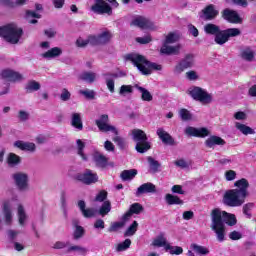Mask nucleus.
Masks as SVG:
<instances>
[{"mask_svg":"<svg viewBox=\"0 0 256 256\" xmlns=\"http://www.w3.org/2000/svg\"><path fill=\"white\" fill-rule=\"evenodd\" d=\"M165 199L168 205H183V200L179 199V196L166 194Z\"/></svg>","mask_w":256,"mask_h":256,"instance_id":"obj_39","label":"nucleus"},{"mask_svg":"<svg viewBox=\"0 0 256 256\" xmlns=\"http://www.w3.org/2000/svg\"><path fill=\"white\" fill-rule=\"evenodd\" d=\"M72 225L75 228L73 232V240L78 241V239H81L83 235H85V229L83 226H79V220L77 219L72 221Z\"/></svg>","mask_w":256,"mask_h":256,"instance_id":"obj_26","label":"nucleus"},{"mask_svg":"<svg viewBox=\"0 0 256 256\" xmlns=\"http://www.w3.org/2000/svg\"><path fill=\"white\" fill-rule=\"evenodd\" d=\"M14 146L17 147L18 149H21V151H29L30 153H34L35 149H37L35 143L23 142L21 140L16 141L14 143Z\"/></svg>","mask_w":256,"mask_h":256,"instance_id":"obj_25","label":"nucleus"},{"mask_svg":"<svg viewBox=\"0 0 256 256\" xmlns=\"http://www.w3.org/2000/svg\"><path fill=\"white\" fill-rule=\"evenodd\" d=\"M241 30L239 28H228L226 30H219L214 37V41L217 45H225L229 41L230 37H239Z\"/></svg>","mask_w":256,"mask_h":256,"instance_id":"obj_8","label":"nucleus"},{"mask_svg":"<svg viewBox=\"0 0 256 256\" xmlns=\"http://www.w3.org/2000/svg\"><path fill=\"white\" fill-rule=\"evenodd\" d=\"M240 57L244 61L251 63L255 61V50H253L251 47H246L241 51Z\"/></svg>","mask_w":256,"mask_h":256,"instance_id":"obj_27","label":"nucleus"},{"mask_svg":"<svg viewBox=\"0 0 256 256\" xmlns=\"http://www.w3.org/2000/svg\"><path fill=\"white\" fill-rule=\"evenodd\" d=\"M179 115L182 119V121H189L192 117L191 112L189 110L183 108L179 111Z\"/></svg>","mask_w":256,"mask_h":256,"instance_id":"obj_56","label":"nucleus"},{"mask_svg":"<svg viewBox=\"0 0 256 256\" xmlns=\"http://www.w3.org/2000/svg\"><path fill=\"white\" fill-rule=\"evenodd\" d=\"M12 179L20 191H29V175L23 172H16L12 175Z\"/></svg>","mask_w":256,"mask_h":256,"instance_id":"obj_12","label":"nucleus"},{"mask_svg":"<svg viewBox=\"0 0 256 256\" xmlns=\"http://www.w3.org/2000/svg\"><path fill=\"white\" fill-rule=\"evenodd\" d=\"M251 209H253V203H248L243 207V213L248 217V219H251V214L249 213Z\"/></svg>","mask_w":256,"mask_h":256,"instance_id":"obj_64","label":"nucleus"},{"mask_svg":"<svg viewBox=\"0 0 256 256\" xmlns=\"http://www.w3.org/2000/svg\"><path fill=\"white\" fill-rule=\"evenodd\" d=\"M156 134L164 145H170V146L176 145L175 139L173 138V136H171V134L165 131V129L158 128L156 131Z\"/></svg>","mask_w":256,"mask_h":256,"instance_id":"obj_20","label":"nucleus"},{"mask_svg":"<svg viewBox=\"0 0 256 256\" xmlns=\"http://www.w3.org/2000/svg\"><path fill=\"white\" fill-rule=\"evenodd\" d=\"M195 67V55L192 53L186 54L179 62L174 66V75H181L187 69H193Z\"/></svg>","mask_w":256,"mask_h":256,"instance_id":"obj_7","label":"nucleus"},{"mask_svg":"<svg viewBox=\"0 0 256 256\" xmlns=\"http://www.w3.org/2000/svg\"><path fill=\"white\" fill-rule=\"evenodd\" d=\"M0 37H3L11 45H17L21 37H23V29L14 23L7 24L0 27Z\"/></svg>","mask_w":256,"mask_h":256,"instance_id":"obj_4","label":"nucleus"},{"mask_svg":"<svg viewBox=\"0 0 256 256\" xmlns=\"http://www.w3.org/2000/svg\"><path fill=\"white\" fill-rule=\"evenodd\" d=\"M220 30H221V27L213 23H208L204 26V32L206 33V35H214L215 37Z\"/></svg>","mask_w":256,"mask_h":256,"instance_id":"obj_36","label":"nucleus"},{"mask_svg":"<svg viewBox=\"0 0 256 256\" xmlns=\"http://www.w3.org/2000/svg\"><path fill=\"white\" fill-rule=\"evenodd\" d=\"M106 86L110 93H115V80L112 78H106Z\"/></svg>","mask_w":256,"mask_h":256,"instance_id":"obj_61","label":"nucleus"},{"mask_svg":"<svg viewBox=\"0 0 256 256\" xmlns=\"http://www.w3.org/2000/svg\"><path fill=\"white\" fill-rule=\"evenodd\" d=\"M99 131L102 133H114V135H119V130L113 125H109V115L103 114L100 116L99 119L95 121Z\"/></svg>","mask_w":256,"mask_h":256,"instance_id":"obj_11","label":"nucleus"},{"mask_svg":"<svg viewBox=\"0 0 256 256\" xmlns=\"http://www.w3.org/2000/svg\"><path fill=\"white\" fill-rule=\"evenodd\" d=\"M188 95L194 99V101H199L202 105H209L213 103V96L207 92V90L199 87L192 86L188 89Z\"/></svg>","mask_w":256,"mask_h":256,"instance_id":"obj_6","label":"nucleus"},{"mask_svg":"<svg viewBox=\"0 0 256 256\" xmlns=\"http://www.w3.org/2000/svg\"><path fill=\"white\" fill-rule=\"evenodd\" d=\"M63 55V50L59 47H54L47 52L42 54L44 59H55L57 57H61Z\"/></svg>","mask_w":256,"mask_h":256,"instance_id":"obj_29","label":"nucleus"},{"mask_svg":"<svg viewBox=\"0 0 256 256\" xmlns=\"http://www.w3.org/2000/svg\"><path fill=\"white\" fill-rule=\"evenodd\" d=\"M132 139L136 143L135 149L137 153H147L151 149V142H149L145 131L141 129L132 130Z\"/></svg>","mask_w":256,"mask_h":256,"instance_id":"obj_5","label":"nucleus"},{"mask_svg":"<svg viewBox=\"0 0 256 256\" xmlns=\"http://www.w3.org/2000/svg\"><path fill=\"white\" fill-rule=\"evenodd\" d=\"M137 175V170L130 169V170H124L120 174V177L122 181H132V179H135V176Z\"/></svg>","mask_w":256,"mask_h":256,"instance_id":"obj_37","label":"nucleus"},{"mask_svg":"<svg viewBox=\"0 0 256 256\" xmlns=\"http://www.w3.org/2000/svg\"><path fill=\"white\" fill-rule=\"evenodd\" d=\"M124 60L131 61L134 67H137L138 71H140L142 75H151L153 71H161V69H163L161 64L146 60L145 56L137 53H129L124 55Z\"/></svg>","mask_w":256,"mask_h":256,"instance_id":"obj_3","label":"nucleus"},{"mask_svg":"<svg viewBox=\"0 0 256 256\" xmlns=\"http://www.w3.org/2000/svg\"><path fill=\"white\" fill-rule=\"evenodd\" d=\"M185 75L188 81H197V79H199V75H197V72L195 70H190L186 72Z\"/></svg>","mask_w":256,"mask_h":256,"instance_id":"obj_58","label":"nucleus"},{"mask_svg":"<svg viewBox=\"0 0 256 256\" xmlns=\"http://www.w3.org/2000/svg\"><path fill=\"white\" fill-rule=\"evenodd\" d=\"M211 221L212 223L210 227L212 231H214L219 243H223V241H225V225H229V227L237 225V218L235 217V214H229L225 211L222 212L217 208L212 210Z\"/></svg>","mask_w":256,"mask_h":256,"instance_id":"obj_1","label":"nucleus"},{"mask_svg":"<svg viewBox=\"0 0 256 256\" xmlns=\"http://www.w3.org/2000/svg\"><path fill=\"white\" fill-rule=\"evenodd\" d=\"M92 160L98 169H105L109 166V158H107L101 152H94L92 155Z\"/></svg>","mask_w":256,"mask_h":256,"instance_id":"obj_17","label":"nucleus"},{"mask_svg":"<svg viewBox=\"0 0 256 256\" xmlns=\"http://www.w3.org/2000/svg\"><path fill=\"white\" fill-rule=\"evenodd\" d=\"M148 164H149V171L151 173H159L161 171V163L159 161L155 160L153 157L149 156L147 158Z\"/></svg>","mask_w":256,"mask_h":256,"instance_id":"obj_34","label":"nucleus"},{"mask_svg":"<svg viewBox=\"0 0 256 256\" xmlns=\"http://www.w3.org/2000/svg\"><path fill=\"white\" fill-rule=\"evenodd\" d=\"M2 79H7L8 81H11L12 83H16V81H23V75L21 73L16 72L11 69L3 70L1 73Z\"/></svg>","mask_w":256,"mask_h":256,"instance_id":"obj_19","label":"nucleus"},{"mask_svg":"<svg viewBox=\"0 0 256 256\" xmlns=\"http://www.w3.org/2000/svg\"><path fill=\"white\" fill-rule=\"evenodd\" d=\"M154 245L155 247H165V249L167 250V240L163 237H160L156 240H154Z\"/></svg>","mask_w":256,"mask_h":256,"instance_id":"obj_60","label":"nucleus"},{"mask_svg":"<svg viewBox=\"0 0 256 256\" xmlns=\"http://www.w3.org/2000/svg\"><path fill=\"white\" fill-rule=\"evenodd\" d=\"M205 145H206L209 149H213V147H215V145H220V146L225 145V140H223V138H221V137H219V136H210V137L205 141Z\"/></svg>","mask_w":256,"mask_h":256,"instance_id":"obj_28","label":"nucleus"},{"mask_svg":"<svg viewBox=\"0 0 256 256\" xmlns=\"http://www.w3.org/2000/svg\"><path fill=\"white\" fill-rule=\"evenodd\" d=\"M26 93H35V91H39L41 89V83L35 81V80H29L25 87H24Z\"/></svg>","mask_w":256,"mask_h":256,"instance_id":"obj_33","label":"nucleus"},{"mask_svg":"<svg viewBox=\"0 0 256 256\" xmlns=\"http://www.w3.org/2000/svg\"><path fill=\"white\" fill-rule=\"evenodd\" d=\"M18 221L21 227L25 226V221H27V213H25V208L21 204L18 205Z\"/></svg>","mask_w":256,"mask_h":256,"instance_id":"obj_40","label":"nucleus"},{"mask_svg":"<svg viewBox=\"0 0 256 256\" xmlns=\"http://www.w3.org/2000/svg\"><path fill=\"white\" fill-rule=\"evenodd\" d=\"M217 15H219V11L215 9L213 4H210L202 10V15H200V17L201 19H204V21H213Z\"/></svg>","mask_w":256,"mask_h":256,"instance_id":"obj_18","label":"nucleus"},{"mask_svg":"<svg viewBox=\"0 0 256 256\" xmlns=\"http://www.w3.org/2000/svg\"><path fill=\"white\" fill-rule=\"evenodd\" d=\"M128 211H130V214L132 215H139L143 211V205H141L140 203H134L130 206V209Z\"/></svg>","mask_w":256,"mask_h":256,"instance_id":"obj_50","label":"nucleus"},{"mask_svg":"<svg viewBox=\"0 0 256 256\" xmlns=\"http://www.w3.org/2000/svg\"><path fill=\"white\" fill-rule=\"evenodd\" d=\"M166 251H168L170 255H182L183 248L181 246H171L170 244H167Z\"/></svg>","mask_w":256,"mask_h":256,"instance_id":"obj_46","label":"nucleus"},{"mask_svg":"<svg viewBox=\"0 0 256 256\" xmlns=\"http://www.w3.org/2000/svg\"><path fill=\"white\" fill-rule=\"evenodd\" d=\"M109 213H111V201L106 200L102 203L99 209H97V215H100V217H106Z\"/></svg>","mask_w":256,"mask_h":256,"instance_id":"obj_31","label":"nucleus"},{"mask_svg":"<svg viewBox=\"0 0 256 256\" xmlns=\"http://www.w3.org/2000/svg\"><path fill=\"white\" fill-rule=\"evenodd\" d=\"M76 143H77L78 155H80V157L83 159V161H87V156L85 155V153H83V149H85V143H83V141H81V139H78L76 141Z\"/></svg>","mask_w":256,"mask_h":256,"instance_id":"obj_51","label":"nucleus"},{"mask_svg":"<svg viewBox=\"0 0 256 256\" xmlns=\"http://www.w3.org/2000/svg\"><path fill=\"white\" fill-rule=\"evenodd\" d=\"M74 179L84 185H93L99 181V176L92 170L86 169L83 173L75 174Z\"/></svg>","mask_w":256,"mask_h":256,"instance_id":"obj_9","label":"nucleus"},{"mask_svg":"<svg viewBox=\"0 0 256 256\" xmlns=\"http://www.w3.org/2000/svg\"><path fill=\"white\" fill-rule=\"evenodd\" d=\"M60 99H61V101H69V99H71V92H69V90H67V88L62 89Z\"/></svg>","mask_w":256,"mask_h":256,"instance_id":"obj_62","label":"nucleus"},{"mask_svg":"<svg viewBox=\"0 0 256 256\" xmlns=\"http://www.w3.org/2000/svg\"><path fill=\"white\" fill-rule=\"evenodd\" d=\"M136 41L140 43V45H147V43H151V36L137 37Z\"/></svg>","mask_w":256,"mask_h":256,"instance_id":"obj_63","label":"nucleus"},{"mask_svg":"<svg viewBox=\"0 0 256 256\" xmlns=\"http://www.w3.org/2000/svg\"><path fill=\"white\" fill-rule=\"evenodd\" d=\"M106 78H110V79H120L121 77H125L127 74L123 71L120 72H114V73H106L104 74Z\"/></svg>","mask_w":256,"mask_h":256,"instance_id":"obj_55","label":"nucleus"},{"mask_svg":"<svg viewBox=\"0 0 256 256\" xmlns=\"http://www.w3.org/2000/svg\"><path fill=\"white\" fill-rule=\"evenodd\" d=\"M90 9L96 15H113V7L105 0H94V4Z\"/></svg>","mask_w":256,"mask_h":256,"instance_id":"obj_10","label":"nucleus"},{"mask_svg":"<svg viewBox=\"0 0 256 256\" xmlns=\"http://www.w3.org/2000/svg\"><path fill=\"white\" fill-rule=\"evenodd\" d=\"M78 207L85 219H92V217H97V209L95 208H86L85 201H78Z\"/></svg>","mask_w":256,"mask_h":256,"instance_id":"obj_22","label":"nucleus"},{"mask_svg":"<svg viewBox=\"0 0 256 256\" xmlns=\"http://www.w3.org/2000/svg\"><path fill=\"white\" fill-rule=\"evenodd\" d=\"M132 25L139 27L140 29H151V27H153V22L146 17L138 16L133 19Z\"/></svg>","mask_w":256,"mask_h":256,"instance_id":"obj_24","label":"nucleus"},{"mask_svg":"<svg viewBox=\"0 0 256 256\" xmlns=\"http://www.w3.org/2000/svg\"><path fill=\"white\" fill-rule=\"evenodd\" d=\"M125 227V222H113L108 228L109 233H116L118 229H123Z\"/></svg>","mask_w":256,"mask_h":256,"instance_id":"obj_52","label":"nucleus"},{"mask_svg":"<svg viewBox=\"0 0 256 256\" xmlns=\"http://www.w3.org/2000/svg\"><path fill=\"white\" fill-rule=\"evenodd\" d=\"M79 79L85 81V83H94L95 79H97V74L95 72L85 71L79 75Z\"/></svg>","mask_w":256,"mask_h":256,"instance_id":"obj_35","label":"nucleus"},{"mask_svg":"<svg viewBox=\"0 0 256 256\" xmlns=\"http://www.w3.org/2000/svg\"><path fill=\"white\" fill-rule=\"evenodd\" d=\"M94 201L97 203H105V201H107V191H100L94 198Z\"/></svg>","mask_w":256,"mask_h":256,"instance_id":"obj_53","label":"nucleus"},{"mask_svg":"<svg viewBox=\"0 0 256 256\" xmlns=\"http://www.w3.org/2000/svg\"><path fill=\"white\" fill-rule=\"evenodd\" d=\"M177 41H179V35L175 32H170L166 36L163 43L168 44V45H172L173 43H177Z\"/></svg>","mask_w":256,"mask_h":256,"instance_id":"obj_44","label":"nucleus"},{"mask_svg":"<svg viewBox=\"0 0 256 256\" xmlns=\"http://www.w3.org/2000/svg\"><path fill=\"white\" fill-rule=\"evenodd\" d=\"M181 53V44L169 46V44H162L160 48L161 55H179Z\"/></svg>","mask_w":256,"mask_h":256,"instance_id":"obj_23","label":"nucleus"},{"mask_svg":"<svg viewBox=\"0 0 256 256\" xmlns=\"http://www.w3.org/2000/svg\"><path fill=\"white\" fill-rule=\"evenodd\" d=\"M236 129L241 131L243 135H255V130L245 124L236 122Z\"/></svg>","mask_w":256,"mask_h":256,"instance_id":"obj_38","label":"nucleus"},{"mask_svg":"<svg viewBox=\"0 0 256 256\" xmlns=\"http://www.w3.org/2000/svg\"><path fill=\"white\" fill-rule=\"evenodd\" d=\"M191 249L198 255H209V249H207V247L191 244Z\"/></svg>","mask_w":256,"mask_h":256,"instance_id":"obj_48","label":"nucleus"},{"mask_svg":"<svg viewBox=\"0 0 256 256\" xmlns=\"http://www.w3.org/2000/svg\"><path fill=\"white\" fill-rule=\"evenodd\" d=\"M137 227H139V223L134 221L124 232V237H133V235L137 233Z\"/></svg>","mask_w":256,"mask_h":256,"instance_id":"obj_45","label":"nucleus"},{"mask_svg":"<svg viewBox=\"0 0 256 256\" xmlns=\"http://www.w3.org/2000/svg\"><path fill=\"white\" fill-rule=\"evenodd\" d=\"M111 39H113V34L111 33V31L106 30L97 36L90 35V45H107V43H109Z\"/></svg>","mask_w":256,"mask_h":256,"instance_id":"obj_13","label":"nucleus"},{"mask_svg":"<svg viewBox=\"0 0 256 256\" xmlns=\"http://www.w3.org/2000/svg\"><path fill=\"white\" fill-rule=\"evenodd\" d=\"M185 135L187 137H199L204 139V137H209L211 135V132L209 129L202 127V128H195L193 126H188L184 130Z\"/></svg>","mask_w":256,"mask_h":256,"instance_id":"obj_14","label":"nucleus"},{"mask_svg":"<svg viewBox=\"0 0 256 256\" xmlns=\"http://www.w3.org/2000/svg\"><path fill=\"white\" fill-rule=\"evenodd\" d=\"M131 247V239H126L125 241H123L122 243H119L116 247V251L118 253H121L123 251H127V249H129Z\"/></svg>","mask_w":256,"mask_h":256,"instance_id":"obj_49","label":"nucleus"},{"mask_svg":"<svg viewBox=\"0 0 256 256\" xmlns=\"http://www.w3.org/2000/svg\"><path fill=\"white\" fill-rule=\"evenodd\" d=\"M71 125L78 129L79 131H83V120L81 119V114L74 112L72 113Z\"/></svg>","mask_w":256,"mask_h":256,"instance_id":"obj_30","label":"nucleus"},{"mask_svg":"<svg viewBox=\"0 0 256 256\" xmlns=\"http://www.w3.org/2000/svg\"><path fill=\"white\" fill-rule=\"evenodd\" d=\"M134 87L141 93L142 101H148V102L153 101V95L151 94V92H149V90L139 86L138 84H135Z\"/></svg>","mask_w":256,"mask_h":256,"instance_id":"obj_32","label":"nucleus"},{"mask_svg":"<svg viewBox=\"0 0 256 256\" xmlns=\"http://www.w3.org/2000/svg\"><path fill=\"white\" fill-rule=\"evenodd\" d=\"M114 143L119 147L120 151H125L127 149V140L121 136H116L113 138Z\"/></svg>","mask_w":256,"mask_h":256,"instance_id":"obj_42","label":"nucleus"},{"mask_svg":"<svg viewBox=\"0 0 256 256\" xmlns=\"http://www.w3.org/2000/svg\"><path fill=\"white\" fill-rule=\"evenodd\" d=\"M224 177L226 181H235V179H237V172H235V170H227Z\"/></svg>","mask_w":256,"mask_h":256,"instance_id":"obj_57","label":"nucleus"},{"mask_svg":"<svg viewBox=\"0 0 256 256\" xmlns=\"http://www.w3.org/2000/svg\"><path fill=\"white\" fill-rule=\"evenodd\" d=\"M79 94L83 95L85 99H90V100L95 99V92L93 90H89V89L79 90Z\"/></svg>","mask_w":256,"mask_h":256,"instance_id":"obj_54","label":"nucleus"},{"mask_svg":"<svg viewBox=\"0 0 256 256\" xmlns=\"http://www.w3.org/2000/svg\"><path fill=\"white\" fill-rule=\"evenodd\" d=\"M13 204L11 200H6L2 206V215L4 217V221L7 225H11L13 223Z\"/></svg>","mask_w":256,"mask_h":256,"instance_id":"obj_15","label":"nucleus"},{"mask_svg":"<svg viewBox=\"0 0 256 256\" xmlns=\"http://www.w3.org/2000/svg\"><path fill=\"white\" fill-rule=\"evenodd\" d=\"M121 97H127V95H133V87L131 85H122L119 90Z\"/></svg>","mask_w":256,"mask_h":256,"instance_id":"obj_47","label":"nucleus"},{"mask_svg":"<svg viewBox=\"0 0 256 256\" xmlns=\"http://www.w3.org/2000/svg\"><path fill=\"white\" fill-rule=\"evenodd\" d=\"M67 251L68 253H73V251H76L79 253V255H87V253H89V249L79 245L70 246Z\"/></svg>","mask_w":256,"mask_h":256,"instance_id":"obj_43","label":"nucleus"},{"mask_svg":"<svg viewBox=\"0 0 256 256\" xmlns=\"http://www.w3.org/2000/svg\"><path fill=\"white\" fill-rule=\"evenodd\" d=\"M222 17L225 19V21H228V23H243V19L241 16H239V13L229 8H226L222 11Z\"/></svg>","mask_w":256,"mask_h":256,"instance_id":"obj_16","label":"nucleus"},{"mask_svg":"<svg viewBox=\"0 0 256 256\" xmlns=\"http://www.w3.org/2000/svg\"><path fill=\"white\" fill-rule=\"evenodd\" d=\"M7 163L9 167H15V165H19L21 163V158L16 154L10 153L7 157Z\"/></svg>","mask_w":256,"mask_h":256,"instance_id":"obj_41","label":"nucleus"},{"mask_svg":"<svg viewBox=\"0 0 256 256\" xmlns=\"http://www.w3.org/2000/svg\"><path fill=\"white\" fill-rule=\"evenodd\" d=\"M91 36H88L86 40H83V38H78L76 41L77 47H87V45L91 44Z\"/></svg>","mask_w":256,"mask_h":256,"instance_id":"obj_59","label":"nucleus"},{"mask_svg":"<svg viewBox=\"0 0 256 256\" xmlns=\"http://www.w3.org/2000/svg\"><path fill=\"white\" fill-rule=\"evenodd\" d=\"M147 193H157V186L151 182L144 183L137 188L135 195L141 197Z\"/></svg>","mask_w":256,"mask_h":256,"instance_id":"obj_21","label":"nucleus"},{"mask_svg":"<svg viewBox=\"0 0 256 256\" xmlns=\"http://www.w3.org/2000/svg\"><path fill=\"white\" fill-rule=\"evenodd\" d=\"M236 189H231L225 192L223 197L224 205L227 207H241L245 203V199L249 195V181L245 178H241L234 183Z\"/></svg>","mask_w":256,"mask_h":256,"instance_id":"obj_2","label":"nucleus"}]
</instances>
